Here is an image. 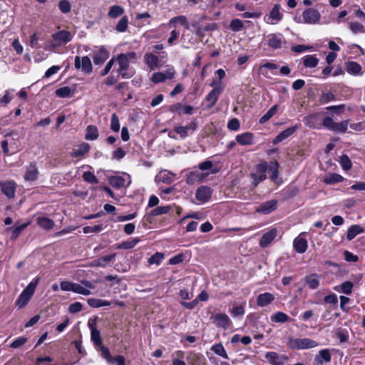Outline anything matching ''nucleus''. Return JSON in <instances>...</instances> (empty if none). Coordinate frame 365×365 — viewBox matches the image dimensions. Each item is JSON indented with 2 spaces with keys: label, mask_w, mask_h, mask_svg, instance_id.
<instances>
[{
  "label": "nucleus",
  "mask_w": 365,
  "mask_h": 365,
  "mask_svg": "<svg viewBox=\"0 0 365 365\" xmlns=\"http://www.w3.org/2000/svg\"><path fill=\"white\" fill-rule=\"evenodd\" d=\"M297 126L289 127L282 131L273 140L274 144L279 143V142L285 140L292 135L297 130Z\"/></svg>",
  "instance_id": "obj_26"
},
{
  "label": "nucleus",
  "mask_w": 365,
  "mask_h": 365,
  "mask_svg": "<svg viewBox=\"0 0 365 365\" xmlns=\"http://www.w3.org/2000/svg\"><path fill=\"white\" fill-rule=\"evenodd\" d=\"M175 71L174 68L169 66L165 72L154 73L152 76L151 80L154 83H159L164 82L167 79H172L174 78Z\"/></svg>",
  "instance_id": "obj_6"
},
{
  "label": "nucleus",
  "mask_w": 365,
  "mask_h": 365,
  "mask_svg": "<svg viewBox=\"0 0 365 365\" xmlns=\"http://www.w3.org/2000/svg\"><path fill=\"white\" fill-rule=\"evenodd\" d=\"M1 192L9 198H13L15 196L16 184L12 181H7L1 183Z\"/></svg>",
  "instance_id": "obj_20"
},
{
  "label": "nucleus",
  "mask_w": 365,
  "mask_h": 365,
  "mask_svg": "<svg viewBox=\"0 0 365 365\" xmlns=\"http://www.w3.org/2000/svg\"><path fill=\"white\" fill-rule=\"evenodd\" d=\"M231 314L233 317H242L245 314V305L234 307L231 310Z\"/></svg>",
  "instance_id": "obj_58"
},
{
  "label": "nucleus",
  "mask_w": 365,
  "mask_h": 365,
  "mask_svg": "<svg viewBox=\"0 0 365 365\" xmlns=\"http://www.w3.org/2000/svg\"><path fill=\"white\" fill-rule=\"evenodd\" d=\"M145 63L149 66L150 68L154 69L158 66L159 58L157 56L153 53H145L144 56Z\"/></svg>",
  "instance_id": "obj_31"
},
{
  "label": "nucleus",
  "mask_w": 365,
  "mask_h": 365,
  "mask_svg": "<svg viewBox=\"0 0 365 365\" xmlns=\"http://www.w3.org/2000/svg\"><path fill=\"white\" fill-rule=\"evenodd\" d=\"M267 170L270 173V178L272 180L276 182L278 177L279 163L277 161H271L269 164L267 165Z\"/></svg>",
  "instance_id": "obj_34"
},
{
  "label": "nucleus",
  "mask_w": 365,
  "mask_h": 365,
  "mask_svg": "<svg viewBox=\"0 0 365 365\" xmlns=\"http://www.w3.org/2000/svg\"><path fill=\"white\" fill-rule=\"evenodd\" d=\"M29 225V222H26L24 224H21L19 226H16L12 232L11 235V239L15 240L16 239L19 235L21 234V232Z\"/></svg>",
  "instance_id": "obj_53"
},
{
  "label": "nucleus",
  "mask_w": 365,
  "mask_h": 365,
  "mask_svg": "<svg viewBox=\"0 0 365 365\" xmlns=\"http://www.w3.org/2000/svg\"><path fill=\"white\" fill-rule=\"evenodd\" d=\"M116 254H111L107 256H103L98 259H95L92 260L90 263L91 267H105L107 266L110 262L115 260Z\"/></svg>",
  "instance_id": "obj_11"
},
{
  "label": "nucleus",
  "mask_w": 365,
  "mask_h": 365,
  "mask_svg": "<svg viewBox=\"0 0 365 365\" xmlns=\"http://www.w3.org/2000/svg\"><path fill=\"white\" fill-rule=\"evenodd\" d=\"M323 126L334 133H345L347 130L349 120L335 123L331 117H325L323 120Z\"/></svg>",
  "instance_id": "obj_2"
},
{
  "label": "nucleus",
  "mask_w": 365,
  "mask_h": 365,
  "mask_svg": "<svg viewBox=\"0 0 365 365\" xmlns=\"http://www.w3.org/2000/svg\"><path fill=\"white\" fill-rule=\"evenodd\" d=\"M73 292L86 296L90 295L91 294V291L88 289H86V287L77 283L73 284Z\"/></svg>",
  "instance_id": "obj_49"
},
{
  "label": "nucleus",
  "mask_w": 365,
  "mask_h": 365,
  "mask_svg": "<svg viewBox=\"0 0 365 365\" xmlns=\"http://www.w3.org/2000/svg\"><path fill=\"white\" fill-rule=\"evenodd\" d=\"M58 8L61 12L66 14L71 11V6L68 1L61 0L58 3Z\"/></svg>",
  "instance_id": "obj_57"
},
{
  "label": "nucleus",
  "mask_w": 365,
  "mask_h": 365,
  "mask_svg": "<svg viewBox=\"0 0 365 365\" xmlns=\"http://www.w3.org/2000/svg\"><path fill=\"white\" fill-rule=\"evenodd\" d=\"M274 299V297L271 293L265 292L263 294H260L257 297V304L259 307H264L270 304L272 302H273Z\"/></svg>",
  "instance_id": "obj_25"
},
{
  "label": "nucleus",
  "mask_w": 365,
  "mask_h": 365,
  "mask_svg": "<svg viewBox=\"0 0 365 365\" xmlns=\"http://www.w3.org/2000/svg\"><path fill=\"white\" fill-rule=\"evenodd\" d=\"M267 170V163H263L257 165L255 167V172L251 174V177L253 179V185L257 187V185L266 179V172Z\"/></svg>",
  "instance_id": "obj_4"
},
{
  "label": "nucleus",
  "mask_w": 365,
  "mask_h": 365,
  "mask_svg": "<svg viewBox=\"0 0 365 365\" xmlns=\"http://www.w3.org/2000/svg\"><path fill=\"white\" fill-rule=\"evenodd\" d=\"M343 177L337 173H331L326 176L324 182L327 184H334L336 182H341Z\"/></svg>",
  "instance_id": "obj_40"
},
{
  "label": "nucleus",
  "mask_w": 365,
  "mask_h": 365,
  "mask_svg": "<svg viewBox=\"0 0 365 365\" xmlns=\"http://www.w3.org/2000/svg\"><path fill=\"white\" fill-rule=\"evenodd\" d=\"M126 155V152L123 150L121 148H118L115 150H114L112 153L113 158L115 160H120L123 158Z\"/></svg>",
  "instance_id": "obj_64"
},
{
  "label": "nucleus",
  "mask_w": 365,
  "mask_h": 365,
  "mask_svg": "<svg viewBox=\"0 0 365 365\" xmlns=\"http://www.w3.org/2000/svg\"><path fill=\"white\" fill-rule=\"evenodd\" d=\"M268 45L272 48L277 49L281 47L284 38L281 35L271 34L268 36Z\"/></svg>",
  "instance_id": "obj_27"
},
{
  "label": "nucleus",
  "mask_w": 365,
  "mask_h": 365,
  "mask_svg": "<svg viewBox=\"0 0 365 365\" xmlns=\"http://www.w3.org/2000/svg\"><path fill=\"white\" fill-rule=\"evenodd\" d=\"M207 175V173L203 174L197 170L191 171L187 175L185 181L187 185H192L196 182H202L203 179Z\"/></svg>",
  "instance_id": "obj_16"
},
{
  "label": "nucleus",
  "mask_w": 365,
  "mask_h": 365,
  "mask_svg": "<svg viewBox=\"0 0 365 365\" xmlns=\"http://www.w3.org/2000/svg\"><path fill=\"white\" fill-rule=\"evenodd\" d=\"M88 304L93 307H101L104 306H109L110 302L106 300L89 299H88Z\"/></svg>",
  "instance_id": "obj_45"
},
{
  "label": "nucleus",
  "mask_w": 365,
  "mask_h": 365,
  "mask_svg": "<svg viewBox=\"0 0 365 365\" xmlns=\"http://www.w3.org/2000/svg\"><path fill=\"white\" fill-rule=\"evenodd\" d=\"M170 210V206H162V207H158L150 212V215L152 216H157L162 214L168 213Z\"/></svg>",
  "instance_id": "obj_52"
},
{
  "label": "nucleus",
  "mask_w": 365,
  "mask_h": 365,
  "mask_svg": "<svg viewBox=\"0 0 365 365\" xmlns=\"http://www.w3.org/2000/svg\"><path fill=\"white\" fill-rule=\"evenodd\" d=\"M281 10V6L278 4H275L269 11L268 19L277 21L282 20L283 14Z\"/></svg>",
  "instance_id": "obj_29"
},
{
  "label": "nucleus",
  "mask_w": 365,
  "mask_h": 365,
  "mask_svg": "<svg viewBox=\"0 0 365 365\" xmlns=\"http://www.w3.org/2000/svg\"><path fill=\"white\" fill-rule=\"evenodd\" d=\"M110 129L114 132H118L120 130L119 119L115 113H113L111 115Z\"/></svg>",
  "instance_id": "obj_54"
},
{
  "label": "nucleus",
  "mask_w": 365,
  "mask_h": 365,
  "mask_svg": "<svg viewBox=\"0 0 365 365\" xmlns=\"http://www.w3.org/2000/svg\"><path fill=\"white\" fill-rule=\"evenodd\" d=\"M222 92V87H215L206 96L205 100L210 103L209 107H212L217 102L219 96Z\"/></svg>",
  "instance_id": "obj_24"
},
{
  "label": "nucleus",
  "mask_w": 365,
  "mask_h": 365,
  "mask_svg": "<svg viewBox=\"0 0 365 365\" xmlns=\"http://www.w3.org/2000/svg\"><path fill=\"white\" fill-rule=\"evenodd\" d=\"M339 163H340L341 167L343 168V169L345 170H349L351 168V160L346 155H342L340 157Z\"/></svg>",
  "instance_id": "obj_50"
},
{
  "label": "nucleus",
  "mask_w": 365,
  "mask_h": 365,
  "mask_svg": "<svg viewBox=\"0 0 365 365\" xmlns=\"http://www.w3.org/2000/svg\"><path fill=\"white\" fill-rule=\"evenodd\" d=\"M178 108H182L183 113H187V114H191L192 111L193 110L192 106H183L180 103H178L175 106H173L172 108H170V110L172 111H177V112H178L180 113V111L178 110Z\"/></svg>",
  "instance_id": "obj_48"
},
{
  "label": "nucleus",
  "mask_w": 365,
  "mask_h": 365,
  "mask_svg": "<svg viewBox=\"0 0 365 365\" xmlns=\"http://www.w3.org/2000/svg\"><path fill=\"white\" fill-rule=\"evenodd\" d=\"M109 52L103 48H101L96 51H94L93 55V62L96 65H102L108 58Z\"/></svg>",
  "instance_id": "obj_13"
},
{
  "label": "nucleus",
  "mask_w": 365,
  "mask_h": 365,
  "mask_svg": "<svg viewBox=\"0 0 365 365\" xmlns=\"http://www.w3.org/2000/svg\"><path fill=\"white\" fill-rule=\"evenodd\" d=\"M100 346H101V354L106 359L107 362L108 364H113V359L110 355L109 349L106 346H105L102 344Z\"/></svg>",
  "instance_id": "obj_55"
},
{
  "label": "nucleus",
  "mask_w": 365,
  "mask_h": 365,
  "mask_svg": "<svg viewBox=\"0 0 365 365\" xmlns=\"http://www.w3.org/2000/svg\"><path fill=\"white\" fill-rule=\"evenodd\" d=\"M90 150V145L88 143H83L78 146V148L73 149L71 153V155L72 157H83L87 153H88Z\"/></svg>",
  "instance_id": "obj_30"
},
{
  "label": "nucleus",
  "mask_w": 365,
  "mask_h": 365,
  "mask_svg": "<svg viewBox=\"0 0 365 365\" xmlns=\"http://www.w3.org/2000/svg\"><path fill=\"white\" fill-rule=\"evenodd\" d=\"M83 232L86 234L91 232H99L103 230L102 225H97L94 226H86L83 227Z\"/></svg>",
  "instance_id": "obj_59"
},
{
  "label": "nucleus",
  "mask_w": 365,
  "mask_h": 365,
  "mask_svg": "<svg viewBox=\"0 0 365 365\" xmlns=\"http://www.w3.org/2000/svg\"><path fill=\"white\" fill-rule=\"evenodd\" d=\"M354 284L351 282L346 281L341 285V292L346 294H350L352 291Z\"/></svg>",
  "instance_id": "obj_60"
},
{
  "label": "nucleus",
  "mask_w": 365,
  "mask_h": 365,
  "mask_svg": "<svg viewBox=\"0 0 365 365\" xmlns=\"http://www.w3.org/2000/svg\"><path fill=\"white\" fill-rule=\"evenodd\" d=\"M115 61L118 63V68L117 72L122 78H129L132 76V74L129 72L130 63L118 54L115 58Z\"/></svg>",
  "instance_id": "obj_5"
},
{
  "label": "nucleus",
  "mask_w": 365,
  "mask_h": 365,
  "mask_svg": "<svg viewBox=\"0 0 365 365\" xmlns=\"http://www.w3.org/2000/svg\"><path fill=\"white\" fill-rule=\"evenodd\" d=\"M38 283V278L31 282L21 292L16 300V305L19 308L24 307L30 300L34 293L35 289Z\"/></svg>",
  "instance_id": "obj_1"
},
{
  "label": "nucleus",
  "mask_w": 365,
  "mask_h": 365,
  "mask_svg": "<svg viewBox=\"0 0 365 365\" xmlns=\"http://www.w3.org/2000/svg\"><path fill=\"white\" fill-rule=\"evenodd\" d=\"M277 106L275 105L272 106L268 111L266 112L259 119L260 123H264L267 120H269L277 112Z\"/></svg>",
  "instance_id": "obj_42"
},
{
  "label": "nucleus",
  "mask_w": 365,
  "mask_h": 365,
  "mask_svg": "<svg viewBox=\"0 0 365 365\" xmlns=\"http://www.w3.org/2000/svg\"><path fill=\"white\" fill-rule=\"evenodd\" d=\"M91 340L96 346H101L102 344V340L100 334V331L97 329H93L91 334Z\"/></svg>",
  "instance_id": "obj_51"
},
{
  "label": "nucleus",
  "mask_w": 365,
  "mask_h": 365,
  "mask_svg": "<svg viewBox=\"0 0 365 365\" xmlns=\"http://www.w3.org/2000/svg\"><path fill=\"white\" fill-rule=\"evenodd\" d=\"M71 89L68 86L61 87L56 91V95L60 98H68L70 96Z\"/></svg>",
  "instance_id": "obj_47"
},
{
  "label": "nucleus",
  "mask_w": 365,
  "mask_h": 365,
  "mask_svg": "<svg viewBox=\"0 0 365 365\" xmlns=\"http://www.w3.org/2000/svg\"><path fill=\"white\" fill-rule=\"evenodd\" d=\"M361 66L356 62L349 61L346 63V71L352 75H361Z\"/></svg>",
  "instance_id": "obj_28"
},
{
  "label": "nucleus",
  "mask_w": 365,
  "mask_h": 365,
  "mask_svg": "<svg viewBox=\"0 0 365 365\" xmlns=\"http://www.w3.org/2000/svg\"><path fill=\"white\" fill-rule=\"evenodd\" d=\"M277 230L272 228L269 231L264 233L259 240V245L261 247H267L277 237Z\"/></svg>",
  "instance_id": "obj_14"
},
{
  "label": "nucleus",
  "mask_w": 365,
  "mask_h": 365,
  "mask_svg": "<svg viewBox=\"0 0 365 365\" xmlns=\"http://www.w3.org/2000/svg\"><path fill=\"white\" fill-rule=\"evenodd\" d=\"M124 13L123 7L118 5H113L110 7L108 16L111 19H115Z\"/></svg>",
  "instance_id": "obj_35"
},
{
  "label": "nucleus",
  "mask_w": 365,
  "mask_h": 365,
  "mask_svg": "<svg viewBox=\"0 0 365 365\" xmlns=\"http://www.w3.org/2000/svg\"><path fill=\"white\" fill-rule=\"evenodd\" d=\"M197 128V123L195 122H191L190 124L185 126H176L174 128L175 133L180 134L182 138H185L188 135V132L191 130L195 131Z\"/></svg>",
  "instance_id": "obj_17"
},
{
  "label": "nucleus",
  "mask_w": 365,
  "mask_h": 365,
  "mask_svg": "<svg viewBox=\"0 0 365 365\" xmlns=\"http://www.w3.org/2000/svg\"><path fill=\"white\" fill-rule=\"evenodd\" d=\"M140 241L139 238H134L132 240L125 241L120 243L118 246V249L129 250L134 247Z\"/></svg>",
  "instance_id": "obj_41"
},
{
  "label": "nucleus",
  "mask_w": 365,
  "mask_h": 365,
  "mask_svg": "<svg viewBox=\"0 0 365 365\" xmlns=\"http://www.w3.org/2000/svg\"><path fill=\"white\" fill-rule=\"evenodd\" d=\"M210 319L216 327H222L224 329H227L230 325V319L226 314H212Z\"/></svg>",
  "instance_id": "obj_7"
},
{
  "label": "nucleus",
  "mask_w": 365,
  "mask_h": 365,
  "mask_svg": "<svg viewBox=\"0 0 365 365\" xmlns=\"http://www.w3.org/2000/svg\"><path fill=\"white\" fill-rule=\"evenodd\" d=\"M305 281L308 287L312 289L317 288L319 285V279L314 274L307 277Z\"/></svg>",
  "instance_id": "obj_43"
},
{
  "label": "nucleus",
  "mask_w": 365,
  "mask_h": 365,
  "mask_svg": "<svg viewBox=\"0 0 365 365\" xmlns=\"http://www.w3.org/2000/svg\"><path fill=\"white\" fill-rule=\"evenodd\" d=\"M336 336L341 343L346 342L349 339V332L346 329L339 328L336 331Z\"/></svg>",
  "instance_id": "obj_44"
},
{
  "label": "nucleus",
  "mask_w": 365,
  "mask_h": 365,
  "mask_svg": "<svg viewBox=\"0 0 365 365\" xmlns=\"http://www.w3.org/2000/svg\"><path fill=\"white\" fill-rule=\"evenodd\" d=\"M38 175V170L36 163H31L26 168V171L24 175V180L26 181L36 180Z\"/></svg>",
  "instance_id": "obj_21"
},
{
  "label": "nucleus",
  "mask_w": 365,
  "mask_h": 365,
  "mask_svg": "<svg viewBox=\"0 0 365 365\" xmlns=\"http://www.w3.org/2000/svg\"><path fill=\"white\" fill-rule=\"evenodd\" d=\"M288 345L292 349H304L315 347L318 345L317 342L309 339H289Z\"/></svg>",
  "instance_id": "obj_3"
},
{
  "label": "nucleus",
  "mask_w": 365,
  "mask_h": 365,
  "mask_svg": "<svg viewBox=\"0 0 365 365\" xmlns=\"http://www.w3.org/2000/svg\"><path fill=\"white\" fill-rule=\"evenodd\" d=\"M109 183L115 188H120L125 185V180L120 176H112L109 178Z\"/></svg>",
  "instance_id": "obj_39"
},
{
  "label": "nucleus",
  "mask_w": 365,
  "mask_h": 365,
  "mask_svg": "<svg viewBox=\"0 0 365 365\" xmlns=\"http://www.w3.org/2000/svg\"><path fill=\"white\" fill-rule=\"evenodd\" d=\"M212 195V191L210 187L207 186H201L200 187L195 193V197L197 200L205 202L208 201Z\"/></svg>",
  "instance_id": "obj_12"
},
{
  "label": "nucleus",
  "mask_w": 365,
  "mask_h": 365,
  "mask_svg": "<svg viewBox=\"0 0 365 365\" xmlns=\"http://www.w3.org/2000/svg\"><path fill=\"white\" fill-rule=\"evenodd\" d=\"M293 246L297 252L302 254L307 249V241L300 235L294 240Z\"/></svg>",
  "instance_id": "obj_22"
},
{
  "label": "nucleus",
  "mask_w": 365,
  "mask_h": 365,
  "mask_svg": "<svg viewBox=\"0 0 365 365\" xmlns=\"http://www.w3.org/2000/svg\"><path fill=\"white\" fill-rule=\"evenodd\" d=\"M277 201L276 200H271L266 201L259 205L256 208V212L267 215L277 209Z\"/></svg>",
  "instance_id": "obj_10"
},
{
  "label": "nucleus",
  "mask_w": 365,
  "mask_h": 365,
  "mask_svg": "<svg viewBox=\"0 0 365 365\" xmlns=\"http://www.w3.org/2000/svg\"><path fill=\"white\" fill-rule=\"evenodd\" d=\"M98 138V128L95 125H88L86 129L85 138L87 140H95Z\"/></svg>",
  "instance_id": "obj_32"
},
{
  "label": "nucleus",
  "mask_w": 365,
  "mask_h": 365,
  "mask_svg": "<svg viewBox=\"0 0 365 365\" xmlns=\"http://www.w3.org/2000/svg\"><path fill=\"white\" fill-rule=\"evenodd\" d=\"M237 141L241 145H250L252 143V135L250 133H245L238 135L236 138Z\"/></svg>",
  "instance_id": "obj_37"
},
{
  "label": "nucleus",
  "mask_w": 365,
  "mask_h": 365,
  "mask_svg": "<svg viewBox=\"0 0 365 365\" xmlns=\"http://www.w3.org/2000/svg\"><path fill=\"white\" fill-rule=\"evenodd\" d=\"M304 23H317L319 21L321 14L318 10L313 8L305 9L302 13Z\"/></svg>",
  "instance_id": "obj_9"
},
{
  "label": "nucleus",
  "mask_w": 365,
  "mask_h": 365,
  "mask_svg": "<svg viewBox=\"0 0 365 365\" xmlns=\"http://www.w3.org/2000/svg\"><path fill=\"white\" fill-rule=\"evenodd\" d=\"M363 228L360 225H352L351 226L347 232L346 238L349 240L354 239L357 235L363 232Z\"/></svg>",
  "instance_id": "obj_36"
},
{
  "label": "nucleus",
  "mask_w": 365,
  "mask_h": 365,
  "mask_svg": "<svg viewBox=\"0 0 365 365\" xmlns=\"http://www.w3.org/2000/svg\"><path fill=\"white\" fill-rule=\"evenodd\" d=\"M211 350L216 354L223 357L224 359H228V356L225 350V348L221 344H217L211 347Z\"/></svg>",
  "instance_id": "obj_46"
},
{
  "label": "nucleus",
  "mask_w": 365,
  "mask_h": 365,
  "mask_svg": "<svg viewBox=\"0 0 365 365\" xmlns=\"http://www.w3.org/2000/svg\"><path fill=\"white\" fill-rule=\"evenodd\" d=\"M271 321L276 323H284L291 322L292 319L285 313L282 312H277L271 316Z\"/></svg>",
  "instance_id": "obj_33"
},
{
  "label": "nucleus",
  "mask_w": 365,
  "mask_h": 365,
  "mask_svg": "<svg viewBox=\"0 0 365 365\" xmlns=\"http://www.w3.org/2000/svg\"><path fill=\"white\" fill-rule=\"evenodd\" d=\"M265 358L272 365H284L286 358L276 352L269 351L265 354Z\"/></svg>",
  "instance_id": "obj_15"
},
{
  "label": "nucleus",
  "mask_w": 365,
  "mask_h": 365,
  "mask_svg": "<svg viewBox=\"0 0 365 365\" xmlns=\"http://www.w3.org/2000/svg\"><path fill=\"white\" fill-rule=\"evenodd\" d=\"M36 224L45 230H51L53 228L55 223L53 220L43 217L38 216L36 219Z\"/></svg>",
  "instance_id": "obj_23"
},
{
  "label": "nucleus",
  "mask_w": 365,
  "mask_h": 365,
  "mask_svg": "<svg viewBox=\"0 0 365 365\" xmlns=\"http://www.w3.org/2000/svg\"><path fill=\"white\" fill-rule=\"evenodd\" d=\"M163 258H164V255L163 253L156 252L155 255H152L149 258L148 262L150 264H159L162 262Z\"/></svg>",
  "instance_id": "obj_56"
},
{
  "label": "nucleus",
  "mask_w": 365,
  "mask_h": 365,
  "mask_svg": "<svg viewBox=\"0 0 365 365\" xmlns=\"http://www.w3.org/2000/svg\"><path fill=\"white\" fill-rule=\"evenodd\" d=\"M53 38L58 43H66L71 41L73 35L67 31H60L52 35Z\"/></svg>",
  "instance_id": "obj_18"
},
{
  "label": "nucleus",
  "mask_w": 365,
  "mask_h": 365,
  "mask_svg": "<svg viewBox=\"0 0 365 365\" xmlns=\"http://www.w3.org/2000/svg\"><path fill=\"white\" fill-rule=\"evenodd\" d=\"M83 178L84 179V180L91 183H96L98 182V180L95 175L89 171L83 173Z\"/></svg>",
  "instance_id": "obj_63"
},
{
  "label": "nucleus",
  "mask_w": 365,
  "mask_h": 365,
  "mask_svg": "<svg viewBox=\"0 0 365 365\" xmlns=\"http://www.w3.org/2000/svg\"><path fill=\"white\" fill-rule=\"evenodd\" d=\"M319 59L314 55H307L304 58L303 63L305 67L314 68L317 66Z\"/></svg>",
  "instance_id": "obj_38"
},
{
  "label": "nucleus",
  "mask_w": 365,
  "mask_h": 365,
  "mask_svg": "<svg viewBox=\"0 0 365 365\" xmlns=\"http://www.w3.org/2000/svg\"><path fill=\"white\" fill-rule=\"evenodd\" d=\"M27 341V339L24 336L16 338L10 345L14 349H17L23 346Z\"/></svg>",
  "instance_id": "obj_62"
},
{
  "label": "nucleus",
  "mask_w": 365,
  "mask_h": 365,
  "mask_svg": "<svg viewBox=\"0 0 365 365\" xmlns=\"http://www.w3.org/2000/svg\"><path fill=\"white\" fill-rule=\"evenodd\" d=\"M331 356L329 349H325L319 351L314 357L315 365H322L324 361L328 363L331 361Z\"/></svg>",
  "instance_id": "obj_19"
},
{
  "label": "nucleus",
  "mask_w": 365,
  "mask_h": 365,
  "mask_svg": "<svg viewBox=\"0 0 365 365\" xmlns=\"http://www.w3.org/2000/svg\"><path fill=\"white\" fill-rule=\"evenodd\" d=\"M74 65L77 69H81L85 73H91L93 69L91 59L88 56H76Z\"/></svg>",
  "instance_id": "obj_8"
},
{
  "label": "nucleus",
  "mask_w": 365,
  "mask_h": 365,
  "mask_svg": "<svg viewBox=\"0 0 365 365\" xmlns=\"http://www.w3.org/2000/svg\"><path fill=\"white\" fill-rule=\"evenodd\" d=\"M334 99H335L334 95L331 92H328V93H324L321 96V97L319 98V101L321 103H326L332 101Z\"/></svg>",
  "instance_id": "obj_61"
}]
</instances>
